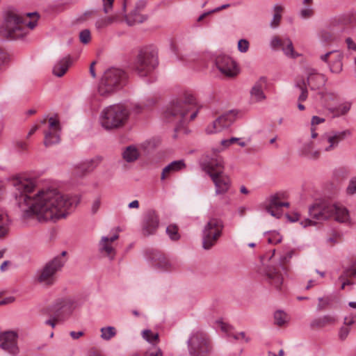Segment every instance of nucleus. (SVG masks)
<instances>
[{"mask_svg": "<svg viewBox=\"0 0 356 356\" xmlns=\"http://www.w3.org/2000/svg\"><path fill=\"white\" fill-rule=\"evenodd\" d=\"M9 182L13 187L12 194L16 204L24 211L25 218L35 217L40 222H55L65 218L67 210L79 202L74 198L64 196L56 188L40 190L31 196L35 186L28 179L13 177Z\"/></svg>", "mask_w": 356, "mask_h": 356, "instance_id": "f257e3e1", "label": "nucleus"}, {"mask_svg": "<svg viewBox=\"0 0 356 356\" xmlns=\"http://www.w3.org/2000/svg\"><path fill=\"white\" fill-rule=\"evenodd\" d=\"M219 150L214 149L213 155H205L202 163V170L211 177L215 186L216 195L226 193L230 186L231 180L224 173V162L222 158L217 154Z\"/></svg>", "mask_w": 356, "mask_h": 356, "instance_id": "f03ea898", "label": "nucleus"}, {"mask_svg": "<svg viewBox=\"0 0 356 356\" xmlns=\"http://www.w3.org/2000/svg\"><path fill=\"white\" fill-rule=\"evenodd\" d=\"M13 11L6 13L4 21L0 26V35L8 40H17L22 38L27 33V28L33 29L36 25V21H29Z\"/></svg>", "mask_w": 356, "mask_h": 356, "instance_id": "7ed1b4c3", "label": "nucleus"}, {"mask_svg": "<svg viewBox=\"0 0 356 356\" xmlns=\"http://www.w3.org/2000/svg\"><path fill=\"white\" fill-rule=\"evenodd\" d=\"M311 218L316 220H326L334 218L336 221L343 222L348 220V209L340 204L323 200L309 208Z\"/></svg>", "mask_w": 356, "mask_h": 356, "instance_id": "20e7f679", "label": "nucleus"}, {"mask_svg": "<svg viewBox=\"0 0 356 356\" xmlns=\"http://www.w3.org/2000/svg\"><path fill=\"white\" fill-rule=\"evenodd\" d=\"M128 81L127 73L116 67L107 69L99 83L98 92L101 96L107 97L126 86Z\"/></svg>", "mask_w": 356, "mask_h": 356, "instance_id": "39448f33", "label": "nucleus"}, {"mask_svg": "<svg viewBox=\"0 0 356 356\" xmlns=\"http://www.w3.org/2000/svg\"><path fill=\"white\" fill-rule=\"evenodd\" d=\"M129 111L122 104H113L106 107L101 113L100 122L106 129H118L128 120Z\"/></svg>", "mask_w": 356, "mask_h": 356, "instance_id": "423d86ee", "label": "nucleus"}, {"mask_svg": "<svg viewBox=\"0 0 356 356\" xmlns=\"http://www.w3.org/2000/svg\"><path fill=\"white\" fill-rule=\"evenodd\" d=\"M158 52L153 47L142 48L134 63V70L140 76H146L158 65Z\"/></svg>", "mask_w": 356, "mask_h": 356, "instance_id": "0eeeda50", "label": "nucleus"}, {"mask_svg": "<svg viewBox=\"0 0 356 356\" xmlns=\"http://www.w3.org/2000/svg\"><path fill=\"white\" fill-rule=\"evenodd\" d=\"M195 104V99L193 95L186 94L184 98L173 101L165 113V118L174 117L177 120L179 126H183L186 121L188 112Z\"/></svg>", "mask_w": 356, "mask_h": 356, "instance_id": "6e6552de", "label": "nucleus"}, {"mask_svg": "<svg viewBox=\"0 0 356 356\" xmlns=\"http://www.w3.org/2000/svg\"><path fill=\"white\" fill-rule=\"evenodd\" d=\"M223 221L218 218H211L202 229V248L204 250L211 249L222 234Z\"/></svg>", "mask_w": 356, "mask_h": 356, "instance_id": "1a4fd4ad", "label": "nucleus"}, {"mask_svg": "<svg viewBox=\"0 0 356 356\" xmlns=\"http://www.w3.org/2000/svg\"><path fill=\"white\" fill-rule=\"evenodd\" d=\"M188 351L192 356H207L212 346L207 336L202 332L193 334L187 341Z\"/></svg>", "mask_w": 356, "mask_h": 356, "instance_id": "9d476101", "label": "nucleus"}, {"mask_svg": "<svg viewBox=\"0 0 356 356\" xmlns=\"http://www.w3.org/2000/svg\"><path fill=\"white\" fill-rule=\"evenodd\" d=\"M63 267V261L54 258L47 262L42 269L38 270L36 280L46 286L54 284L56 280V273Z\"/></svg>", "mask_w": 356, "mask_h": 356, "instance_id": "9b49d317", "label": "nucleus"}, {"mask_svg": "<svg viewBox=\"0 0 356 356\" xmlns=\"http://www.w3.org/2000/svg\"><path fill=\"white\" fill-rule=\"evenodd\" d=\"M48 309L51 312L49 314L50 318L45 321L44 323L54 328L56 321L63 320L64 314L69 315L72 313L73 302L70 299L58 300Z\"/></svg>", "mask_w": 356, "mask_h": 356, "instance_id": "f8f14e48", "label": "nucleus"}, {"mask_svg": "<svg viewBox=\"0 0 356 356\" xmlns=\"http://www.w3.org/2000/svg\"><path fill=\"white\" fill-rule=\"evenodd\" d=\"M216 65L219 71L227 77H234L239 72L236 63L228 56H218Z\"/></svg>", "mask_w": 356, "mask_h": 356, "instance_id": "ddd939ff", "label": "nucleus"}, {"mask_svg": "<svg viewBox=\"0 0 356 356\" xmlns=\"http://www.w3.org/2000/svg\"><path fill=\"white\" fill-rule=\"evenodd\" d=\"M159 225L158 215L154 210H149L144 216L142 222V234L145 236H149L156 233Z\"/></svg>", "mask_w": 356, "mask_h": 356, "instance_id": "4468645a", "label": "nucleus"}, {"mask_svg": "<svg viewBox=\"0 0 356 356\" xmlns=\"http://www.w3.org/2000/svg\"><path fill=\"white\" fill-rule=\"evenodd\" d=\"M236 113L234 111H229L213 122L211 127H208L206 129L207 134H214L222 131L225 128L229 127L235 120Z\"/></svg>", "mask_w": 356, "mask_h": 356, "instance_id": "2eb2a0df", "label": "nucleus"}, {"mask_svg": "<svg viewBox=\"0 0 356 356\" xmlns=\"http://www.w3.org/2000/svg\"><path fill=\"white\" fill-rule=\"evenodd\" d=\"M17 334L14 331H7L0 334V341L2 342L0 347L12 355L19 353V348L17 344Z\"/></svg>", "mask_w": 356, "mask_h": 356, "instance_id": "dca6fc26", "label": "nucleus"}, {"mask_svg": "<svg viewBox=\"0 0 356 356\" xmlns=\"http://www.w3.org/2000/svg\"><path fill=\"white\" fill-rule=\"evenodd\" d=\"M265 276L267 282L276 290L280 291L283 284V277L275 266H269L265 268Z\"/></svg>", "mask_w": 356, "mask_h": 356, "instance_id": "f3484780", "label": "nucleus"}, {"mask_svg": "<svg viewBox=\"0 0 356 356\" xmlns=\"http://www.w3.org/2000/svg\"><path fill=\"white\" fill-rule=\"evenodd\" d=\"M147 255L158 268L163 270L168 269L170 264L161 251L154 249L149 250L147 251Z\"/></svg>", "mask_w": 356, "mask_h": 356, "instance_id": "a211bd4d", "label": "nucleus"}, {"mask_svg": "<svg viewBox=\"0 0 356 356\" xmlns=\"http://www.w3.org/2000/svg\"><path fill=\"white\" fill-rule=\"evenodd\" d=\"M325 82L326 79L323 74L318 73L314 69L309 70L307 74V83L311 90L319 89L325 85Z\"/></svg>", "mask_w": 356, "mask_h": 356, "instance_id": "6ab92c4d", "label": "nucleus"}, {"mask_svg": "<svg viewBox=\"0 0 356 356\" xmlns=\"http://www.w3.org/2000/svg\"><path fill=\"white\" fill-rule=\"evenodd\" d=\"M72 63L71 57L70 56H65L55 63L52 73L58 77H61L66 73Z\"/></svg>", "mask_w": 356, "mask_h": 356, "instance_id": "aec40b11", "label": "nucleus"}, {"mask_svg": "<svg viewBox=\"0 0 356 356\" xmlns=\"http://www.w3.org/2000/svg\"><path fill=\"white\" fill-rule=\"evenodd\" d=\"M266 78L261 76L252 88L250 94L257 101H261L266 99V96L263 92V86L266 84Z\"/></svg>", "mask_w": 356, "mask_h": 356, "instance_id": "412c9836", "label": "nucleus"}, {"mask_svg": "<svg viewBox=\"0 0 356 356\" xmlns=\"http://www.w3.org/2000/svg\"><path fill=\"white\" fill-rule=\"evenodd\" d=\"M300 155L309 159H318L321 156L319 150H312V143H308L303 145L300 149Z\"/></svg>", "mask_w": 356, "mask_h": 356, "instance_id": "4be33fe9", "label": "nucleus"}, {"mask_svg": "<svg viewBox=\"0 0 356 356\" xmlns=\"http://www.w3.org/2000/svg\"><path fill=\"white\" fill-rule=\"evenodd\" d=\"M185 167V163L183 160L174 161L165 166L161 172V179H165L167 174L172 172H177L181 170Z\"/></svg>", "mask_w": 356, "mask_h": 356, "instance_id": "5701e85b", "label": "nucleus"}, {"mask_svg": "<svg viewBox=\"0 0 356 356\" xmlns=\"http://www.w3.org/2000/svg\"><path fill=\"white\" fill-rule=\"evenodd\" d=\"M147 19V17L140 15L136 10H134L129 15L126 16L127 24L131 26L136 24H140Z\"/></svg>", "mask_w": 356, "mask_h": 356, "instance_id": "b1692460", "label": "nucleus"}, {"mask_svg": "<svg viewBox=\"0 0 356 356\" xmlns=\"http://www.w3.org/2000/svg\"><path fill=\"white\" fill-rule=\"evenodd\" d=\"M307 86V80L305 81L304 79L297 80L295 83V88L300 91V94L298 97V100L300 102H305L308 97Z\"/></svg>", "mask_w": 356, "mask_h": 356, "instance_id": "393cba45", "label": "nucleus"}, {"mask_svg": "<svg viewBox=\"0 0 356 356\" xmlns=\"http://www.w3.org/2000/svg\"><path fill=\"white\" fill-rule=\"evenodd\" d=\"M335 321L334 316L325 315L322 317L315 318L311 322L312 327H323L327 325L333 323Z\"/></svg>", "mask_w": 356, "mask_h": 356, "instance_id": "a878e982", "label": "nucleus"}, {"mask_svg": "<svg viewBox=\"0 0 356 356\" xmlns=\"http://www.w3.org/2000/svg\"><path fill=\"white\" fill-rule=\"evenodd\" d=\"M101 161L100 157H95L81 163L79 168L84 172H91L100 163Z\"/></svg>", "mask_w": 356, "mask_h": 356, "instance_id": "bb28decb", "label": "nucleus"}, {"mask_svg": "<svg viewBox=\"0 0 356 356\" xmlns=\"http://www.w3.org/2000/svg\"><path fill=\"white\" fill-rule=\"evenodd\" d=\"M122 156L126 161L133 162L138 158L139 153L136 147L129 146L123 152Z\"/></svg>", "mask_w": 356, "mask_h": 356, "instance_id": "cd10ccee", "label": "nucleus"}, {"mask_svg": "<svg viewBox=\"0 0 356 356\" xmlns=\"http://www.w3.org/2000/svg\"><path fill=\"white\" fill-rule=\"evenodd\" d=\"M273 10L275 12L273 19L270 21V26L273 29L277 28L282 19V12L283 11V7L280 5L275 4L273 6Z\"/></svg>", "mask_w": 356, "mask_h": 356, "instance_id": "c85d7f7f", "label": "nucleus"}, {"mask_svg": "<svg viewBox=\"0 0 356 356\" xmlns=\"http://www.w3.org/2000/svg\"><path fill=\"white\" fill-rule=\"evenodd\" d=\"M282 49L288 57L294 58L298 56V54L294 51L292 41L288 38L284 39V45H282Z\"/></svg>", "mask_w": 356, "mask_h": 356, "instance_id": "c756f323", "label": "nucleus"}, {"mask_svg": "<svg viewBox=\"0 0 356 356\" xmlns=\"http://www.w3.org/2000/svg\"><path fill=\"white\" fill-rule=\"evenodd\" d=\"M116 20L117 17L113 15L108 16L104 18H99L95 22V28L97 30L101 31L112 24Z\"/></svg>", "mask_w": 356, "mask_h": 356, "instance_id": "7c9ffc66", "label": "nucleus"}, {"mask_svg": "<svg viewBox=\"0 0 356 356\" xmlns=\"http://www.w3.org/2000/svg\"><path fill=\"white\" fill-rule=\"evenodd\" d=\"M10 220L6 214L0 213V238H3L9 231Z\"/></svg>", "mask_w": 356, "mask_h": 356, "instance_id": "2f4dec72", "label": "nucleus"}, {"mask_svg": "<svg viewBox=\"0 0 356 356\" xmlns=\"http://www.w3.org/2000/svg\"><path fill=\"white\" fill-rule=\"evenodd\" d=\"M342 58L343 56L341 54L339 53L335 54L332 63L330 64V70L332 72L338 74L341 72L343 67Z\"/></svg>", "mask_w": 356, "mask_h": 356, "instance_id": "473e14b6", "label": "nucleus"}, {"mask_svg": "<svg viewBox=\"0 0 356 356\" xmlns=\"http://www.w3.org/2000/svg\"><path fill=\"white\" fill-rule=\"evenodd\" d=\"M60 142V136L57 132H46L44 134V145L46 147L57 144Z\"/></svg>", "mask_w": 356, "mask_h": 356, "instance_id": "72a5a7b5", "label": "nucleus"}, {"mask_svg": "<svg viewBox=\"0 0 356 356\" xmlns=\"http://www.w3.org/2000/svg\"><path fill=\"white\" fill-rule=\"evenodd\" d=\"M356 276V259L352 263V264L344 269L342 274L339 276V280H344L348 277Z\"/></svg>", "mask_w": 356, "mask_h": 356, "instance_id": "f704fd0d", "label": "nucleus"}, {"mask_svg": "<svg viewBox=\"0 0 356 356\" xmlns=\"http://www.w3.org/2000/svg\"><path fill=\"white\" fill-rule=\"evenodd\" d=\"M101 337L106 341L110 340L111 338L116 335V330L114 327L108 326L101 328Z\"/></svg>", "mask_w": 356, "mask_h": 356, "instance_id": "c9c22d12", "label": "nucleus"}, {"mask_svg": "<svg viewBox=\"0 0 356 356\" xmlns=\"http://www.w3.org/2000/svg\"><path fill=\"white\" fill-rule=\"evenodd\" d=\"M143 337L148 342L155 344L159 341V334L153 333L150 330L143 331Z\"/></svg>", "mask_w": 356, "mask_h": 356, "instance_id": "e433bc0d", "label": "nucleus"}, {"mask_svg": "<svg viewBox=\"0 0 356 356\" xmlns=\"http://www.w3.org/2000/svg\"><path fill=\"white\" fill-rule=\"evenodd\" d=\"M330 136L333 138L337 139V140L340 143L344 140L347 137L350 136L351 131L348 129L341 131H332Z\"/></svg>", "mask_w": 356, "mask_h": 356, "instance_id": "4c0bfd02", "label": "nucleus"}, {"mask_svg": "<svg viewBox=\"0 0 356 356\" xmlns=\"http://www.w3.org/2000/svg\"><path fill=\"white\" fill-rule=\"evenodd\" d=\"M274 318L275 324L279 326H282L287 322L286 314L281 310L275 312Z\"/></svg>", "mask_w": 356, "mask_h": 356, "instance_id": "58836bf2", "label": "nucleus"}, {"mask_svg": "<svg viewBox=\"0 0 356 356\" xmlns=\"http://www.w3.org/2000/svg\"><path fill=\"white\" fill-rule=\"evenodd\" d=\"M319 38L323 43H330L335 39L334 34L327 30H322L319 33Z\"/></svg>", "mask_w": 356, "mask_h": 356, "instance_id": "ea45409f", "label": "nucleus"}, {"mask_svg": "<svg viewBox=\"0 0 356 356\" xmlns=\"http://www.w3.org/2000/svg\"><path fill=\"white\" fill-rule=\"evenodd\" d=\"M166 233L172 241H177L180 238V235L178 233V227L176 225H170L168 226Z\"/></svg>", "mask_w": 356, "mask_h": 356, "instance_id": "a19ab883", "label": "nucleus"}, {"mask_svg": "<svg viewBox=\"0 0 356 356\" xmlns=\"http://www.w3.org/2000/svg\"><path fill=\"white\" fill-rule=\"evenodd\" d=\"M319 303L317 305V311H323L328 307L332 302V298L330 297L318 298Z\"/></svg>", "mask_w": 356, "mask_h": 356, "instance_id": "79ce46f5", "label": "nucleus"}, {"mask_svg": "<svg viewBox=\"0 0 356 356\" xmlns=\"http://www.w3.org/2000/svg\"><path fill=\"white\" fill-rule=\"evenodd\" d=\"M236 142H237L238 144L241 147H245L246 145L245 142L240 141V138H236V137H232V138H231L229 139L222 140L221 142H220V144L222 146H224L225 147H229V145H231L232 144H233L234 143H236Z\"/></svg>", "mask_w": 356, "mask_h": 356, "instance_id": "37998d69", "label": "nucleus"}, {"mask_svg": "<svg viewBox=\"0 0 356 356\" xmlns=\"http://www.w3.org/2000/svg\"><path fill=\"white\" fill-rule=\"evenodd\" d=\"M280 197L279 194H274L269 197L268 202L271 207H274L275 209H277L280 207H281L282 202L280 201Z\"/></svg>", "mask_w": 356, "mask_h": 356, "instance_id": "c03bdc74", "label": "nucleus"}, {"mask_svg": "<svg viewBox=\"0 0 356 356\" xmlns=\"http://www.w3.org/2000/svg\"><path fill=\"white\" fill-rule=\"evenodd\" d=\"M314 14L313 9L311 5H306L300 10V16L302 19H307L311 17Z\"/></svg>", "mask_w": 356, "mask_h": 356, "instance_id": "a18cd8bd", "label": "nucleus"}, {"mask_svg": "<svg viewBox=\"0 0 356 356\" xmlns=\"http://www.w3.org/2000/svg\"><path fill=\"white\" fill-rule=\"evenodd\" d=\"M79 40L83 44H88L91 40L90 30H82L79 33Z\"/></svg>", "mask_w": 356, "mask_h": 356, "instance_id": "49530a36", "label": "nucleus"}, {"mask_svg": "<svg viewBox=\"0 0 356 356\" xmlns=\"http://www.w3.org/2000/svg\"><path fill=\"white\" fill-rule=\"evenodd\" d=\"M327 140L329 143V145L325 148V152H330L335 148H337L339 144V142L337 140V139L333 138L330 136H328L327 138Z\"/></svg>", "mask_w": 356, "mask_h": 356, "instance_id": "de8ad7c7", "label": "nucleus"}, {"mask_svg": "<svg viewBox=\"0 0 356 356\" xmlns=\"http://www.w3.org/2000/svg\"><path fill=\"white\" fill-rule=\"evenodd\" d=\"M282 241V236L278 232H270V236L268 238V243L277 244Z\"/></svg>", "mask_w": 356, "mask_h": 356, "instance_id": "09e8293b", "label": "nucleus"}, {"mask_svg": "<svg viewBox=\"0 0 356 356\" xmlns=\"http://www.w3.org/2000/svg\"><path fill=\"white\" fill-rule=\"evenodd\" d=\"M346 192L348 195L356 194V177H352L350 179L346 188Z\"/></svg>", "mask_w": 356, "mask_h": 356, "instance_id": "8fccbe9b", "label": "nucleus"}, {"mask_svg": "<svg viewBox=\"0 0 356 356\" xmlns=\"http://www.w3.org/2000/svg\"><path fill=\"white\" fill-rule=\"evenodd\" d=\"M249 42L245 39H241L238 42V49L242 53H245L248 50Z\"/></svg>", "mask_w": 356, "mask_h": 356, "instance_id": "3c124183", "label": "nucleus"}, {"mask_svg": "<svg viewBox=\"0 0 356 356\" xmlns=\"http://www.w3.org/2000/svg\"><path fill=\"white\" fill-rule=\"evenodd\" d=\"M350 109V105L348 104H343L342 106H340L339 108L336 109L337 114L336 115H343L346 114L349 110Z\"/></svg>", "mask_w": 356, "mask_h": 356, "instance_id": "603ef678", "label": "nucleus"}, {"mask_svg": "<svg viewBox=\"0 0 356 356\" xmlns=\"http://www.w3.org/2000/svg\"><path fill=\"white\" fill-rule=\"evenodd\" d=\"M270 45L273 49L282 47V45H284V40H281L278 37L275 36L271 40Z\"/></svg>", "mask_w": 356, "mask_h": 356, "instance_id": "864d4df0", "label": "nucleus"}, {"mask_svg": "<svg viewBox=\"0 0 356 356\" xmlns=\"http://www.w3.org/2000/svg\"><path fill=\"white\" fill-rule=\"evenodd\" d=\"M49 127L51 129H53L55 131H60V130L59 121L58 120H56V119H54L53 118H50L49 119Z\"/></svg>", "mask_w": 356, "mask_h": 356, "instance_id": "5fc2aeb1", "label": "nucleus"}, {"mask_svg": "<svg viewBox=\"0 0 356 356\" xmlns=\"http://www.w3.org/2000/svg\"><path fill=\"white\" fill-rule=\"evenodd\" d=\"M97 15V10L92 9L89 10H86L83 16L80 17V19L82 21L86 20L88 18L95 16Z\"/></svg>", "mask_w": 356, "mask_h": 356, "instance_id": "6e6d98bb", "label": "nucleus"}, {"mask_svg": "<svg viewBox=\"0 0 356 356\" xmlns=\"http://www.w3.org/2000/svg\"><path fill=\"white\" fill-rule=\"evenodd\" d=\"M104 6V12L108 13L113 7L114 0H102Z\"/></svg>", "mask_w": 356, "mask_h": 356, "instance_id": "4d7b16f0", "label": "nucleus"}, {"mask_svg": "<svg viewBox=\"0 0 356 356\" xmlns=\"http://www.w3.org/2000/svg\"><path fill=\"white\" fill-rule=\"evenodd\" d=\"M101 250L105 251L110 256L114 251L113 247L106 243H102Z\"/></svg>", "mask_w": 356, "mask_h": 356, "instance_id": "13d9d810", "label": "nucleus"}, {"mask_svg": "<svg viewBox=\"0 0 356 356\" xmlns=\"http://www.w3.org/2000/svg\"><path fill=\"white\" fill-rule=\"evenodd\" d=\"M143 356H162V352L159 348L149 350Z\"/></svg>", "mask_w": 356, "mask_h": 356, "instance_id": "bf43d9fd", "label": "nucleus"}, {"mask_svg": "<svg viewBox=\"0 0 356 356\" xmlns=\"http://www.w3.org/2000/svg\"><path fill=\"white\" fill-rule=\"evenodd\" d=\"M350 332V328L348 327H342L339 331V337L341 340L345 339Z\"/></svg>", "mask_w": 356, "mask_h": 356, "instance_id": "052dcab7", "label": "nucleus"}, {"mask_svg": "<svg viewBox=\"0 0 356 356\" xmlns=\"http://www.w3.org/2000/svg\"><path fill=\"white\" fill-rule=\"evenodd\" d=\"M229 337H232L235 340H238V339H239L240 337H241L243 339H245L246 342L249 341V340H250L249 338L245 337V334L244 332H241L237 334H234V333L229 334Z\"/></svg>", "mask_w": 356, "mask_h": 356, "instance_id": "680f3d73", "label": "nucleus"}, {"mask_svg": "<svg viewBox=\"0 0 356 356\" xmlns=\"http://www.w3.org/2000/svg\"><path fill=\"white\" fill-rule=\"evenodd\" d=\"M325 119L318 116H313L312 118L311 125L314 127L325 122Z\"/></svg>", "mask_w": 356, "mask_h": 356, "instance_id": "e2e57ef3", "label": "nucleus"}, {"mask_svg": "<svg viewBox=\"0 0 356 356\" xmlns=\"http://www.w3.org/2000/svg\"><path fill=\"white\" fill-rule=\"evenodd\" d=\"M100 204H101V202H100L99 198L96 199L93 202L92 205V213H96L97 212V211L99 210V209L100 207Z\"/></svg>", "mask_w": 356, "mask_h": 356, "instance_id": "0e129e2a", "label": "nucleus"}, {"mask_svg": "<svg viewBox=\"0 0 356 356\" xmlns=\"http://www.w3.org/2000/svg\"><path fill=\"white\" fill-rule=\"evenodd\" d=\"M273 209H275L274 207H271L270 205H267L266 207V210L268 213H269L272 216H274V217H276L277 218H280L281 213H279V212H275V211H273Z\"/></svg>", "mask_w": 356, "mask_h": 356, "instance_id": "69168bd1", "label": "nucleus"}, {"mask_svg": "<svg viewBox=\"0 0 356 356\" xmlns=\"http://www.w3.org/2000/svg\"><path fill=\"white\" fill-rule=\"evenodd\" d=\"M119 237L118 234H115L113 235V236L111 237H108V236H103L102 238V240H101V242L102 243H108V242H113L115 241L116 239H118Z\"/></svg>", "mask_w": 356, "mask_h": 356, "instance_id": "338daca9", "label": "nucleus"}, {"mask_svg": "<svg viewBox=\"0 0 356 356\" xmlns=\"http://www.w3.org/2000/svg\"><path fill=\"white\" fill-rule=\"evenodd\" d=\"M286 216L290 222H295L299 220L300 215L298 213H293L292 215L286 214Z\"/></svg>", "mask_w": 356, "mask_h": 356, "instance_id": "774afa93", "label": "nucleus"}]
</instances>
